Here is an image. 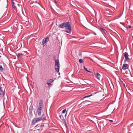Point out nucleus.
I'll use <instances>...</instances> for the list:
<instances>
[{
  "label": "nucleus",
  "mask_w": 133,
  "mask_h": 133,
  "mask_svg": "<svg viewBox=\"0 0 133 133\" xmlns=\"http://www.w3.org/2000/svg\"><path fill=\"white\" fill-rule=\"evenodd\" d=\"M58 27L60 28H65L66 32L70 33L71 28L70 23L69 22H64L59 25Z\"/></svg>",
  "instance_id": "1"
},
{
  "label": "nucleus",
  "mask_w": 133,
  "mask_h": 133,
  "mask_svg": "<svg viewBox=\"0 0 133 133\" xmlns=\"http://www.w3.org/2000/svg\"><path fill=\"white\" fill-rule=\"evenodd\" d=\"M44 114H43L41 117L39 118H35L32 120V123L34 124L37 122H38L39 121H40L41 120H43V117L44 116Z\"/></svg>",
  "instance_id": "2"
},
{
  "label": "nucleus",
  "mask_w": 133,
  "mask_h": 133,
  "mask_svg": "<svg viewBox=\"0 0 133 133\" xmlns=\"http://www.w3.org/2000/svg\"><path fill=\"white\" fill-rule=\"evenodd\" d=\"M123 54L125 58L124 62H126V61L129 62L130 61V59L128 57L129 55L128 53L125 52Z\"/></svg>",
  "instance_id": "3"
},
{
  "label": "nucleus",
  "mask_w": 133,
  "mask_h": 133,
  "mask_svg": "<svg viewBox=\"0 0 133 133\" xmlns=\"http://www.w3.org/2000/svg\"><path fill=\"white\" fill-rule=\"evenodd\" d=\"M59 117L62 120L63 123L65 124L66 127H67V126L66 124L65 120L64 119L62 118L63 117V116L62 115H60Z\"/></svg>",
  "instance_id": "4"
},
{
  "label": "nucleus",
  "mask_w": 133,
  "mask_h": 133,
  "mask_svg": "<svg viewBox=\"0 0 133 133\" xmlns=\"http://www.w3.org/2000/svg\"><path fill=\"white\" fill-rule=\"evenodd\" d=\"M129 66L127 64H124L122 67V69L123 70H125L128 69Z\"/></svg>",
  "instance_id": "5"
},
{
  "label": "nucleus",
  "mask_w": 133,
  "mask_h": 133,
  "mask_svg": "<svg viewBox=\"0 0 133 133\" xmlns=\"http://www.w3.org/2000/svg\"><path fill=\"white\" fill-rule=\"evenodd\" d=\"M49 40V38L48 37H46V38L44 39L42 42V44H43L45 43L48 42Z\"/></svg>",
  "instance_id": "6"
},
{
  "label": "nucleus",
  "mask_w": 133,
  "mask_h": 133,
  "mask_svg": "<svg viewBox=\"0 0 133 133\" xmlns=\"http://www.w3.org/2000/svg\"><path fill=\"white\" fill-rule=\"evenodd\" d=\"M59 65H55V68L56 71L57 72H59Z\"/></svg>",
  "instance_id": "7"
},
{
  "label": "nucleus",
  "mask_w": 133,
  "mask_h": 133,
  "mask_svg": "<svg viewBox=\"0 0 133 133\" xmlns=\"http://www.w3.org/2000/svg\"><path fill=\"white\" fill-rule=\"evenodd\" d=\"M43 101L42 100V99H40L39 101L38 107H43Z\"/></svg>",
  "instance_id": "8"
},
{
  "label": "nucleus",
  "mask_w": 133,
  "mask_h": 133,
  "mask_svg": "<svg viewBox=\"0 0 133 133\" xmlns=\"http://www.w3.org/2000/svg\"><path fill=\"white\" fill-rule=\"evenodd\" d=\"M23 23L24 25L27 28L29 27V25H28L29 24V22L27 21H24Z\"/></svg>",
  "instance_id": "9"
},
{
  "label": "nucleus",
  "mask_w": 133,
  "mask_h": 133,
  "mask_svg": "<svg viewBox=\"0 0 133 133\" xmlns=\"http://www.w3.org/2000/svg\"><path fill=\"white\" fill-rule=\"evenodd\" d=\"M99 29L102 32L103 31V32H104L105 34H106L107 33V31L105 29H104L103 28H102L101 27H99Z\"/></svg>",
  "instance_id": "10"
},
{
  "label": "nucleus",
  "mask_w": 133,
  "mask_h": 133,
  "mask_svg": "<svg viewBox=\"0 0 133 133\" xmlns=\"http://www.w3.org/2000/svg\"><path fill=\"white\" fill-rule=\"evenodd\" d=\"M89 102V101H84L82 102L79 105V106L80 105H83L85 104L86 105H89V104H86V102Z\"/></svg>",
  "instance_id": "11"
},
{
  "label": "nucleus",
  "mask_w": 133,
  "mask_h": 133,
  "mask_svg": "<svg viewBox=\"0 0 133 133\" xmlns=\"http://www.w3.org/2000/svg\"><path fill=\"white\" fill-rule=\"evenodd\" d=\"M4 93H3V91L1 89V87L0 85V95H4Z\"/></svg>",
  "instance_id": "12"
},
{
  "label": "nucleus",
  "mask_w": 133,
  "mask_h": 133,
  "mask_svg": "<svg viewBox=\"0 0 133 133\" xmlns=\"http://www.w3.org/2000/svg\"><path fill=\"white\" fill-rule=\"evenodd\" d=\"M100 77L101 75L100 74L98 73H97L96 74V77L97 78V79L98 80H100Z\"/></svg>",
  "instance_id": "13"
},
{
  "label": "nucleus",
  "mask_w": 133,
  "mask_h": 133,
  "mask_svg": "<svg viewBox=\"0 0 133 133\" xmlns=\"http://www.w3.org/2000/svg\"><path fill=\"white\" fill-rule=\"evenodd\" d=\"M41 110L37 109V113L38 116H40L41 115Z\"/></svg>",
  "instance_id": "14"
},
{
  "label": "nucleus",
  "mask_w": 133,
  "mask_h": 133,
  "mask_svg": "<svg viewBox=\"0 0 133 133\" xmlns=\"http://www.w3.org/2000/svg\"><path fill=\"white\" fill-rule=\"evenodd\" d=\"M55 65H59V62L58 60L57 59L55 60Z\"/></svg>",
  "instance_id": "15"
},
{
  "label": "nucleus",
  "mask_w": 133,
  "mask_h": 133,
  "mask_svg": "<svg viewBox=\"0 0 133 133\" xmlns=\"http://www.w3.org/2000/svg\"><path fill=\"white\" fill-rule=\"evenodd\" d=\"M23 54L21 53H19L16 54L18 58L20 56L23 55Z\"/></svg>",
  "instance_id": "16"
},
{
  "label": "nucleus",
  "mask_w": 133,
  "mask_h": 133,
  "mask_svg": "<svg viewBox=\"0 0 133 133\" xmlns=\"http://www.w3.org/2000/svg\"><path fill=\"white\" fill-rule=\"evenodd\" d=\"M33 109V108L32 107H30V109H29V113H31V111Z\"/></svg>",
  "instance_id": "17"
},
{
  "label": "nucleus",
  "mask_w": 133,
  "mask_h": 133,
  "mask_svg": "<svg viewBox=\"0 0 133 133\" xmlns=\"http://www.w3.org/2000/svg\"><path fill=\"white\" fill-rule=\"evenodd\" d=\"M92 94H91L90 95H88L85 96V97H84L83 98V99H84V98H87V97H90L92 96Z\"/></svg>",
  "instance_id": "18"
},
{
  "label": "nucleus",
  "mask_w": 133,
  "mask_h": 133,
  "mask_svg": "<svg viewBox=\"0 0 133 133\" xmlns=\"http://www.w3.org/2000/svg\"><path fill=\"white\" fill-rule=\"evenodd\" d=\"M37 6H35V10H37H37H36V9L37 8H38V6H40L41 7V5L39 4L38 3H37Z\"/></svg>",
  "instance_id": "19"
},
{
  "label": "nucleus",
  "mask_w": 133,
  "mask_h": 133,
  "mask_svg": "<svg viewBox=\"0 0 133 133\" xmlns=\"http://www.w3.org/2000/svg\"><path fill=\"white\" fill-rule=\"evenodd\" d=\"M83 68L85 70L87 71L88 72H91L90 71H89L88 70H87V69L86 68L85 66H83Z\"/></svg>",
  "instance_id": "20"
},
{
  "label": "nucleus",
  "mask_w": 133,
  "mask_h": 133,
  "mask_svg": "<svg viewBox=\"0 0 133 133\" xmlns=\"http://www.w3.org/2000/svg\"><path fill=\"white\" fill-rule=\"evenodd\" d=\"M0 70L1 71H3V69L2 67V65H0Z\"/></svg>",
  "instance_id": "21"
},
{
  "label": "nucleus",
  "mask_w": 133,
  "mask_h": 133,
  "mask_svg": "<svg viewBox=\"0 0 133 133\" xmlns=\"http://www.w3.org/2000/svg\"><path fill=\"white\" fill-rule=\"evenodd\" d=\"M66 111H66V109H65L62 111V113L63 114L65 113Z\"/></svg>",
  "instance_id": "22"
},
{
  "label": "nucleus",
  "mask_w": 133,
  "mask_h": 133,
  "mask_svg": "<svg viewBox=\"0 0 133 133\" xmlns=\"http://www.w3.org/2000/svg\"><path fill=\"white\" fill-rule=\"evenodd\" d=\"M54 81L53 79H50L49 80V81L50 83H52L54 82Z\"/></svg>",
  "instance_id": "23"
},
{
  "label": "nucleus",
  "mask_w": 133,
  "mask_h": 133,
  "mask_svg": "<svg viewBox=\"0 0 133 133\" xmlns=\"http://www.w3.org/2000/svg\"><path fill=\"white\" fill-rule=\"evenodd\" d=\"M79 62L80 63H82L83 62V61L82 59H80L79 60Z\"/></svg>",
  "instance_id": "24"
},
{
  "label": "nucleus",
  "mask_w": 133,
  "mask_h": 133,
  "mask_svg": "<svg viewBox=\"0 0 133 133\" xmlns=\"http://www.w3.org/2000/svg\"><path fill=\"white\" fill-rule=\"evenodd\" d=\"M43 107H38L37 109L42 110V109Z\"/></svg>",
  "instance_id": "25"
},
{
  "label": "nucleus",
  "mask_w": 133,
  "mask_h": 133,
  "mask_svg": "<svg viewBox=\"0 0 133 133\" xmlns=\"http://www.w3.org/2000/svg\"><path fill=\"white\" fill-rule=\"evenodd\" d=\"M57 0H54V2L55 3L56 5L57 4Z\"/></svg>",
  "instance_id": "26"
},
{
  "label": "nucleus",
  "mask_w": 133,
  "mask_h": 133,
  "mask_svg": "<svg viewBox=\"0 0 133 133\" xmlns=\"http://www.w3.org/2000/svg\"><path fill=\"white\" fill-rule=\"evenodd\" d=\"M78 55L79 56H82V54L80 52H79L78 54Z\"/></svg>",
  "instance_id": "27"
},
{
  "label": "nucleus",
  "mask_w": 133,
  "mask_h": 133,
  "mask_svg": "<svg viewBox=\"0 0 133 133\" xmlns=\"http://www.w3.org/2000/svg\"><path fill=\"white\" fill-rule=\"evenodd\" d=\"M46 84L49 86L50 85V83L49 82H47Z\"/></svg>",
  "instance_id": "28"
},
{
  "label": "nucleus",
  "mask_w": 133,
  "mask_h": 133,
  "mask_svg": "<svg viewBox=\"0 0 133 133\" xmlns=\"http://www.w3.org/2000/svg\"><path fill=\"white\" fill-rule=\"evenodd\" d=\"M12 5V8L15 9V6L14 5Z\"/></svg>",
  "instance_id": "29"
},
{
  "label": "nucleus",
  "mask_w": 133,
  "mask_h": 133,
  "mask_svg": "<svg viewBox=\"0 0 133 133\" xmlns=\"http://www.w3.org/2000/svg\"><path fill=\"white\" fill-rule=\"evenodd\" d=\"M12 5H14V4H15V3H14V2H13L12 1Z\"/></svg>",
  "instance_id": "30"
},
{
  "label": "nucleus",
  "mask_w": 133,
  "mask_h": 133,
  "mask_svg": "<svg viewBox=\"0 0 133 133\" xmlns=\"http://www.w3.org/2000/svg\"><path fill=\"white\" fill-rule=\"evenodd\" d=\"M44 126V125H40L38 127H41L42 128Z\"/></svg>",
  "instance_id": "31"
},
{
  "label": "nucleus",
  "mask_w": 133,
  "mask_h": 133,
  "mask_svg": "<svg viewBox=\"0 0 133 133\" xmlns=\"http://www.w3.org/2000/svg\"><path fill=\"white\" fill-rule=\"evenodd\" d=\"M131 27V26L130 25L129 26L128 28H130Z\"/></svg>",
  "instance_id": "32"
},
{
  "label": "nucleus",
  "mask_w": 133,
  "mask_h": 133,
  "mask_svg": "<svg viewBox=\"0 0 133 133\" xmlns=\"http://www.w3.org/2000/svg\"><path fill=\"white\" fill-rule=\"evenodd\" d=\"M67 111L66 112V114H65V117H66V114H67Z\"/></svg>",
  "instance_id": "33"
},
{
  "label": "nucleus",
  "mask_w": 133,
  "mask_h": 133,
  "mask_svg": "<svg viewBox=\"0 0 133 133\" xmlns=\"http://www.w3.org/2000/svg\"><path fill=\"white\" fill-rule=\"evenodd\" d=\"M109 121H111V122H112L113 121L112 120H109Z\"/></svg>",
  "instance_id": "34"
},
{
  "label": "nucleus",
  "mask_w": 133,
  "mask_h": 133,
  "mask_svg": "<svg viewBox=\"0 0 133 133\" xmlns=\"http://www.w3.org/2000/svg\"><path fill=\"white\" fill-rule=\"evenodd\" d=\"M94 34L95 35H96V34L95 33H94Z\"/></svg>",
  "instance_id": "35"
},
{
  "label": "nucleus",
  "mask_w": 133,
  "mask_h": 133,
  "mask_svg": "<svg viewBox=\"0 0 133 133\" xmlns=\"http://www.w3.org/2000/svg\"><path fill=\"white\" fill-rule=\"evenodd\" d=\"M37 125L36 126V127L37 128Z\"/></svg>",
  "instance_id": "36"
},
{
  "label": "nucleus",
  "mask_w": 133,
  "mask_h": 133,
  "mask_svg": "<svg viewBox=\"0 0 133 133\" xmlns=\"http://www.w3.org/2000/svg\"><path fill=\"white\" fill-rule=\"evenodd\" d=\"M18 6L19 5V4H18Z\"/></svg>",
  "instance_id": "37"
},
{
  "label": "nucleus",
  "mask_w": 133,
  "mask_h": 133,
  "mask_svg": "<svg viewBox=\"0 0 133 133\" xmlns=\"http://www.w3.org/2000/svg\"><path fill=\"white\" fill-rule=\"evenodd\" d=\"M120 23L122 24V23Z\"/></svg>",
  "instance_id": "38"
}]
</instances>
